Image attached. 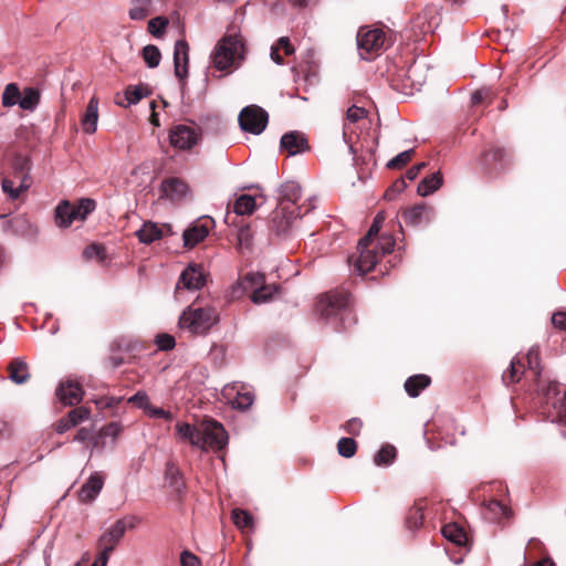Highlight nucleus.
<instances>
[{
	"label": "nucleus",
	"mask_w": 566,
	"mask_h": 566,
	"mask_svg": "<svg viewBox=\"0 0 566 566\" xmlns=\"http://www.w3.org/2000/svg\"><path fill=\"white\" fill-rule=\"evenodd\" d=\"M219 322V312L213 306H188L179 317V327L193 335H206Z\"/></svg>",
	"instance_id": "nucleus-1"
},
{
	"label": "nucleus",
	"mask_w": 566,
	"mask_h": 566,
	"mask_svg": "<svg viewBox=\"0 0 566 566\" xmlns=\"http://www.w3.org/2000/svg\"><path fill=\"white\" fill-rule=\"evenodd\" d=\"M212 64L219 71H228L243 57V43L237 35H226L218 41L211 54Z\"/></svg>",
	"instance_id": "nucleus-2"
},
{
	"label": "nucleus",
	"mask_w": 566,
	"mask_h": 566,
	"mask_svg": "<svg viewBox=\"0 0 566 566\" xmlns=\"http://www.w3.org/2000/svg\"><path fill=\"white\" fill-rule=\"evenodd\" d=\"M348 305L347 294L331 292L319 296L316 303V312L325 319L339 317L340 322L344 323L352 315Z\"/></svg>",
	"instance_id": "nucleus-3"
},
{
	"label": "nucleus",
	"mask_w": 566,
	"mask_h": 566,
	"mask_svg": "<svg viewBox=\"0 0 566 566\" xmlns=\"http://www.w3.org/2000/svg\"><path fill=\"white\" fill-rule=\"evenodd\" d=\"M199 436H201V450L211 449L218 451L223 449L228 443V434L221 423L214 420H205L199 427Z\"/></svg>",
	"instance_id": "nucleus-4"
},
{
	"label": "nucleus",
	"mask_w": 566,
	"mask_h": 566,
	"mask_svg": "<svg viewBox=\"0 0 566 566\" xmlns=\"http://www.w3.org/2000/svg\"><path fill=\"white\" fill-rule=\"evenodd\" d=\"M301 187L295 181H287L281 186L280 201L275 208V222L279 221V218L284 217L285 213L289 212H296L301 214L302 207L297 205L301 199Z\"/></svg>",
	"instance_id": "nucleus-5"
},
{
	"label": "nucleus",
	"mask_w": 566,
	"mask_h": 566,
	"mask_svg": "<svg viewBox=\"0 0 566 566\" xmlns=\"http://www.w3.org/2000/svg\"><path fill=\"white\" fill-rule=\"evenodd\" d=\"M268 120V113L256 105L244 107L239 115L241 129L254 135H259L265 129Z\"/></svg>",
	"instance_id": "nucleus-6"
},
{
	"label": "nucleus",
	"mask_w": 566,
	"mask_h": 566,
	"mask_svg": "<svg viewBox=\"0 0 566 566\" xmlns=\"http://www.w3.org/2000/svg\"><path fill=\"white\" fill-rule=\"evenodd\" d=\"M385 43V33L379 29L360 28L357 34V46L363 59L369 60L378 54Z\"/></svg>",
	"instance_id": "nucleus-7"
},
{
	"label": "nucleus",
	"mask_w": 566,
	"mask_h": 566,
	"mask_svg": "<svg viewBox=\"0 0 566 566\" xmlns=\"http://www.w3.org/2000/svg\"><path fill=\"white\" fill-rule=\"evenodd\" d=\"M135 517H129V524H127L126 520H118L112 526H109L98 539V547L101 548V553L109 556L115 546L123 538L126 528H133L135 526Z\"/></svg>",
	"instance_id": "nucleus-8"
},
{
	"label": "nucleus",
	"mask_w": 566,
	"mask_h": 566,
	"mask_svg": "<svg viewBox=\"0 0 566 566\" xmlns=\"http://www.w3.org/2000/svg\"><path fill=\"white\" fill-rule=\"evenodd\" d=\"M207 282V274L200 264L190 263L180 274L176 285V293L181 290L190 292L202 289Z\"/></svg>",
	"instance_id": "nucleus-9"
},
{
	"label": "nucleus",
	"mask_w": 566,
	"mask_h": 566,
	"mask_svg": "<svg viewBox=\"0 0 566 566\" xmlns=\"http://www.w3.org/2000/svg\"><path fill=\"white\" fill-rule=\"evenodd\" d=\"M170 143L179 149H190L199 140L198 132L187 125H177L170 132Z\"/></svg>",
	"instance_id": "nucleus-10"
},
{
	"label": "nucleus",
	"mask_w": 566,
	"mask_h": 566,
	"mask_svg": "<svg viewBox=\"0 0 566 566\" xmlns=\"http://www.w3.org/2000/svg\"><path fill=\"white\" fill-rule=\"evenodd\" d=\"M359 256L355 263L356 271L360 274L370 272L377 264L380 255L374 242L361 244V239L358 242Z\"/></svg>",
	"instance_id": "nucleus-11"
},
{
	"label": "nucleus",
	"mask_w": 566,
	"mask_h": 566,
	"mask_svg": "<svg viewBox=\"0 0 566 566\" xmlns=\"http://www.w3.org/2000/svg\"><path fill=\"white\" fill-rule=\"evenodd\" d=\"M55 394L63 405L74 406L82 401L84 391L78 382L67 379L60 382Z\"/></svg>",
	"instance_id": "nucleus-12"
},
{
	"label": "nucleus",
	"mask_w": 566,
	"mask_h": 566,
	"mask_svg": "<svg viewBox=\"0 0 566 566\" xmlns=\"http://www.w3.org/2000/svg\"><path fill=\"white\" fill-rule=\"evenodd\" d=\"M546 397L555 409L558 421L566 426V388L552 384L548 386Z\"/></svg>",
	"instance_id": "nucleus-13"
},
{
	"label": "nucleus",
	"mask_w": 566,
	"mask_h": 566,
	"mask_svg": "<svg viewBox=\"0 0 566 566\" xmlns=\"http://www.w3.org/2000/svg\"><path fill=\"white\" fill-rule=\"evenodd\" d=\"M401 218L407 226L417 227L422 222H431L433 211L426 205H416L401 211Z\"/></svg>",
	"instance_id": "nucleus-14"
},
{
	"label": "nucleus",
	"mask_w": 566,
	"mask_h": 566,
	"mask_svg": "<svg viewBox=\"0 0 566 566\" xmlns=\"http://www.w3.org/2000/svg\"><path fill=\"white\" fill-rule=\"evenodd\" d=\"M281 148L285 150L290 156H295L308 150L310 146L304 134L294 130L282 136Z\"/></svg>",
	"instance_id": "nucleus-15"
},
{
	"label": "nucleus",
	"mask_w": 566,
	"mask_h": 566,
	"mask_svg": "<svg viewBox=\"0 0 566 566\" xmlns=\"http://www.w3.org/2000/svg\"><path fill=\"white\" fill-rule=\"evenodd\" d=\"M189 45L185 40H178L174 50L175 75L184 80L188 75Z\"/></svg>",
	"instance_id": "nucleus-16"
},
{
	"label": "nucleus",
	"mask_w": 566,
	"mask_h": 566,
	"mask_svg": "<svg viewBox=\"0 0 566 566\" xmlns=\"http://www.w3.org/2000/svg\"><path fill=\"white\" fill-rule=\"evenodd\" d=\"M265 284V277L259 272L248 273L241 281L231 289L232 297H240L247 291H255Z\"/></svg>",
	"instance_id": "nucleus-17"
},
{
	"label": "nucleus",
	"mask_w": 566,
	"mask_h": 566,
	"mask_svg": "<svg viewBox=\"0 0 566 566\" xmlns=\"http://www.w3.org/2000/svg\"><path fill=\"white\" fill-rule=\"evenodd\" d=\"M99 99L92 96L87 103L84 114L81 117V126L85 134L92 135L97 129Z\"/></svg>",
	"instance_id": "nucleus-18"
},
{
	"label": "nucleus",
	"mask_w": 566,
	"mask_h": 566,
	"mask_svg": "<svg viewBox=\"0 0 566 566\" xmlns=\"http://www.w3.org/2000/svg\"><path fill=\"white\" fill-rule=\"evenodd\" d=\"M210 223H212V220L208 219L206 222L195 223L192 227L185 230L182 234L185 247L193 248L205 240L209 234Z\"/></svg>",
	"instance_id": "nucleus-19"
},
{
	"label": "nucleus",
	"mask_w": 566,
	"mask_h": 566,
	"mask_svg": "<svg viewBox=\"0 0 566 566\" xmlns=\"http://www.w3.org/2000/svg\"><path fill=\"white\" fill-rule=\"evenodd\" d=\"M103 485V476L98 473L92 474L88 478V480L82 485L78 492V500L83 503L92 502L102 491Z\"/></svg>",
	"instance_id": "nucleus-20"
},
{
	"label": "nucleus",
	"mask_w": 566,
	"mask_h": 566,
	"mask_svg": "<svg viewBox=\"0 0 566 566\" xmlns=\"http://www.w3.org/2000/svg\"><path fill=\"white\" fill-rule=\"evenodd\" d=\"M8 371L9 379L17 385L28 382L31 377L29 365L22 357L13 358L8 365Z\"/></svg>",
	"instance_id": "nucleus-21"
},
{
	"label": "nucleus",
	"mask_w": 566,
	"mask_h": 566,
	"mask_svg": "<svg viewBox=\"0 0 566 566\" xmlns=\"http://www.w3.org/2000/svg\"><path fill=\"white\" fill-rule=\"evenodd\" d=\"M164 195L172 201H179L185 198L189 191L187 184L178 178H170L163 182Z\"/></svg>",
	"instance_id": "nucleus-22"
},
{
	"label": "nucleus",
	"mask_w": 566,
	"mask_h": 566,
	"mask_svg": "<svg viewBox=\"0 0 566 566\" xmlns=\"http://www.w3.org/2000/svg\"><path fill=\"white\" fill-rule=\"evenodd\" d=\"M76 220L74 206L62 201L55 209V222L61 228L70 227Z\"/></svg>",
	"instance_id": "nucleus-23"
},
{
	"label": "nucleus",
	"mask_w": 566,
	"mask_h": 566,
	"mask_svg": "<svg viewBox=\"0 0 566 566\" xmlns=\"http://www.w3.org/2000/svg\"><path fill=\"white\" fill-rule=\"evenodd\" d=\"M233 390H234V387H226L224 388V395L229 399H231V405L233 408L240 409V410H247L248 408H250L252 406V403L254 401V396L252 392H250V391L241 392L240 390H238L235 392V396L231 397Z\"/></svg>",
	"instance_id": "nucleus-24"
},
{
	"label": "nucleus",
	"mask_w": 566,
	"mask_h": 566,
	"mask_svg": "<svg viewBox=\"0 0 566 566\" xmlns=\"http://www.w3.org/2000/svg\"><path fill=\"white\" fill-rule=\"evenodd\" d=\"M300 216V213H285L284 217L279 218V221L275 222V210L272 212V218L270 222V229L272 232H274L276 235H284L287 234L289 231L292 228L293 222L296 220V218Z\"/></svg>",
	"instance_id": "nucleus-25"
},
{
	"label": "nucleus",
	"mask_w": 566,
	"mask_h": 566,
	"mask_svg": "<svg viewBox=\"0 0 566 566\" xmlns=\"http://www.w3.org/2000/svg\"><path fill=\"white\" fill-rule=\"evenodd\" d=\"M136 235L142 243L150 244L163 237V228L154 222H145L143 227L136 231Z\"/></svg>",
	"instance_id": "nucleus-26"
},
{
	"label": "nucleus",
	"mask_w": 566,
	"mask_h": 566,
	"mask_svg": "<svg viewBox=\"0 0 566 566\" xmlns=\"http://www.w3.org/2000/svg\"><path fill=\"white\" fill-rule=\"evenodd\" d=\"M430 377L427 375H415L409 377L405 382V390L410 397H418L420 391L430 385Z\"/></svg>",
	"instance_id": "nucleus-27"
},
{
	"label": "nucleus",
	"mask_w": 566,
	"mask_h": 566,
	"mask_svg": "<svg viewBox=\"0 0 566 566\" xmlns=\"http://www.w3.org/2000/svg\"><path fill=\"white\" fill-rule=\"evenodd\" d=\"M441 185L442 176L440 172H433L420 181L417 188V192L421 197H427L438 190Z\"/></svg>",
	"instance_id": "nucleus-28"
},
{
	"label": "nucleus",
	"mask_w": 566,
	"mask_h": 566,
	"mask_svg": "<svg viewBox=\"0 0 566 566\" xmlns=\"http://www.w3.org/2000/svg\"><path fill=\"white\" fill-rule=\"evenodd\" d=\"M176 430L182 440H188L193 447L199 448L202 446L201 436H199V427H193L189 423H177Z\"/></svg>",
	"instance_id": "nucleus-29"
},
{
	"label": "nucleus",
	"mask_w": 566,
	"mask_h": 566,
	"mask_svg": "<svg viewBox=\"0 0 566 566\" xmlns=\"http://www.w3.org/2000/svg\"><path fill=\"white\" fill-rule=\"evenodd\" d=\"M40 102V92L34 87H27L20 95L19 106L24 111H34Z\"/></svg>",
	"instance_id": "nucleus-30"
},
{
	"label": "nucleus",
	"mask_w": 566,
	"mask_h": 566,
	"mask_svg": "<svg viewBox=\"0 0 566 566\" xmlns=\"http://www.w3.org/2000/svg\"><path fill=\"white\" fill-rule=\"evenodd\" d=\"M255 208V198L250 195H241L233 205V211L239 216L252 214Z\"/></svg>",
	"instance_id": "nucleus-31"
},
{
	"label": "nucleus",
	"mask_w": 566,
	"mask_h": 566,
	"mask_svg": "<svg viewBox=\"0 0 566 566\" xmlns=\"http://www.w3.org/2000/svg\"><path fill=\"white\" fill-rule=\"evenodd\" d=\"M442 535L455 545H464L467 542L465 532L457 524H447L442 527Z\"/></svg>",
	"instance_id": "nucleus-32"
},
{
	"label": "nucleus",
	"mask_w": 566,
	"mask_h": 566,
	"mask_svg": "<svg viewBox=\"0 0 566 566\" xmlns=\"http://www.w3.org/2000/svg\"><path fill=\"white\" fill-rule=\"evenodd\" d=\"M231 518L234 523V525L240 528L242 532L245 530H252L254 522L253 516L244 510L241 509H234L231 513Z\"/></svg>",
	"instance_id": "nucleus-33"
},
{
	"label": "nucleus",
	"mask_w": 566,
	"mask_h": 566,
	"mask_svg": "<svg viewBox=\"0 0 566 566\" xmlns=\"http://www.w3.org/2000/svg\"><path fill=\"white\" fill-rule=\"evenodd\" d=\"M279 291V286L275 284H264L258 290L253 291L251 295V301L254 304H262L271 301L274 294Z\"/></svg>",
	"instance_id": "nucleus-34"
},
{
	"label": "nucleus",
	"mask_w": 566,
	"mask_h": 566,
	"mask_svg": "<svg viewBox=\"0 0 566 566\" xmlns=\"http://www.w3.org/2000/svg\"><path fill=\"white\" fill-rule=\"evenodd\" d=\"M423 509L424 505L422 501H419L410 509L409 515L406 521L408 528L417 530L422 525L424 517Z\"/></svg>",
	"instance_id": "nucleus-35"
},
{
	"label": "nucleus",
	"mask_w": 566,
	"mask_h": 566,
	"mask_svg": "<svg viewBox=\"0 0 566 566\" xmlns=\"http://www.w3.org/2000/svg\"><path fill=\"white\" fill-rule=\"evenodd\" d=\"M21 92L15 83H10L4 87L2 93V105L4 107H12L19 105Z\"/></svg>",
	"instance_id": "nucleus-36"
},
{
	"label": "nucleus",
	"mask_w": 566,
	"mask_h": 566,
	"mask_svg": "<svg viewBox=\"0 0 566 566\" xmlns=\"http://www.w3.org/2000/svg\"><path fill=\"white\" fill-rule=\"evenodd\" d=\"M422 75V66L418 64H412L406 71V81L409 82V86L419 88L424 83V77Z\"/></svg>",
	"instance_id": "nucleus-37"
},
{
	"label": "nucleus",
	"mask_w": 566,
	"mask_h": 566,
	"mask_svg": "<svg viewBox=\"0 0 566 566\" xmlns=\"http://www.w3.org/2000/svg\"><path fill=\"white\" fill-rule=\"evenodd\" d=\"M486 510L491 514V518L499 520L501 517H511L512 511L497 500H492L486 504Z\"/></svg>",
	"instance_id": "nucleus-38"
},
{
	"label": "nucleus",
	"mask_w": 566,
	"mask_h": 566,
	"mask_svg": "<svg viewBox=\"0 0 566 566\" xmlns=\"http://www.w3.org/2000/svg\"><path fill=\"white\" fill-rule=\"evenodd\" d=\"M385 219L386 217L382 211L376 214L367 234L364 238H361V244H368L369 242L375 241V238L378 235Z\"/></svg>",
	"instance_id": "nucleus-39"
},
{
	"label": "nucleus",
	"mask_w": 566,
	"mask_h": 566,
	"mask_svg": "<svg viewBox=\"0 0 566 566\" xmlns=\"http://www.w3.org/2000/svg\"><path fill=\"white\" fill-rule=\"evenodd\" d=\"M143 59L149 67H156L160 63L161 54L156 45H146L143 49Z\"/></svg>",
	"instance_id": "nucleus-40"
},
{
	"label": "nucleus",
	"mask_w": 566,
	"mask_h": 566,
	"mask_svg": "<svg viewBox=\"0 0 566 566\" xmlns=\"http://www.w3.org/2000/svg\"><path fill=\"white\" fill-rule=\"evenodd\" d=\"M142 98L143 90L140 87H128L125 91L124 99L117 101V104L122 107H129L130 105L137 104Z\"/></svg>",
	"instance_id": "nucleus-41"
},
{
	"label": "nucleus",
	"mask_w": 566,
	"mask_h": 566,
	"mask_svg": "<svg viewBox=\"0 0 566 566\" xmlns=\"http://www.w3.org/2000/svg\"><path fill=\"white\" fill-rule=\"evenodd\" d=\"M337 451L344 458H352L357 451V444L352 438H340L337 442Z\"/></svg>",
	"instance_id": "nucleus-42"
},
{
	"label": "nucleus",
	"mask_w": 566,
	"mask_h": 566,
	"mask_svg": "<svg viewBox=\"0 0 566 566\" xmlns=\"http://www.w3.org/2000/svg\"><path fill=\"white\" fill-rule=\"evenodd\" d=\"M96 203L93 199L83 198L74 206L76 220H84L87 214L95 210Z\"/></svg>",
	"instance_id": "nucleus-43"
},
{
	"label": "nucleus",
	"mask_w": 566,
	"mask_h": 566,
	"mask_svg": "<svg viewBox=\"0 0 566 566\" xmlns=\"http://www.w3.org/2000/svg\"><path fill=\"white\" fill-rule=\"evenodd\" d=\"M396 457V449L392 446L382 447L375 455V463L377 465H388Z\"/></svg>",
	"instance_id": "nucleus-44"
},
{
	"label": "nucleus",
	"mask_w": 566,
	"mask_h": 566,
	"mask_svg": "<svg viewBox=\"0 0 566 566\" xmlns=\"http://www.w3.org/2000/svg\"><path fill=\"white\" fill-rule=\"evenodd\" d=\"M168 25V19L165 17H156L148 22V32L154 36H161Z\"/></svg>",
	"instance_id": "nucleus-45"
},
{
	"label": "nucleus",
	"mask_w": 566,
	"mask_h": 566,
	"mask_svg": "<svg viewBox=\"0 0 566 566\" xmlns=\"http://www.w3.org/2000/svg\"><path fill=\"white\" fill-rule=\"evenodd\" d=\"M524 371L523 365L520 360L513 359L511 361L509 370L503 374V380L510 382H517L521 379V376Z\"/></svg>",
	"instance_id": "nucleus-46"
},
{
	"label": "nucleus",
	"mask_w": 566,
	"mask_h": 566,
	"mask_svg": "<svg viewBox=\"0 0 566 566\" xmlns=\"http://www.w3.org/2000/svg\"><path fill=\"white\" fill-rule=\"evenodd\" d=\"M527 365L531 370L534 371L536 377H539L542 374L539 350L537 347L530 348L527 353Z\"/></svg>",
	"instance_id": "nucleus-47"
},
{
	"label": "nucleus",
	"mask_w": 566,
	"mask_h": 566,
	"mask_svg": "<svg viewBox=\"0 0 566 566\" xmlns=\"http://www.w3.org/2000/svg\"><path fill=\"white\" fill-rule=\"evenodd\" d=\"M413 153H415L413 149H408V150H405V151L398 154L397 156H395L392 159H390L387 163V167L389 169H399V168L403 167L407 163L410 161Z\"/></svg>",
	"instance_id": "nucleus-48"
},
{
	"label": "nucleus",
	"mask_w": 566,
	"mask_h": 566,
	"mask_svg": "<svg viewBox=\"0 0 566 566\" xmlns=\"http://www.w3.org/2000/svg\"><path fill=\"white\" fill-rule=\"evenodd\" d=\"M368 115V111L364 107L356 105L350 106L346 112V120L349 124H356L361 119H365Z\"/></svg>",
	"instance_id": "nucleus-49"
},
{
	"label": "nucleus",
	"mask_w": 566,
	"mask_h": 566,
	"mask_svg": "<svg viewBox=\"0 0 566 566\" xmlns=\"http://www.w3.org/2000/svg\"><path fill=\"white\" fill-rule=\"evenodd\" d=\"M70 423L74 427L90 418V410L85 407H78L71 410L67 416Z\"/></svg>",
	"instance_id": "nucleus-50"
},
{
	"label": "nucleus",
	"mask_w": 566,
	"mask_h": 566,
	"mask_svg": "<svg viewBox=\"0 0 566 566\" xmlns=\"http://www.w3.org/2000/svg\"><path fill=\"white\" fill-rule=\"evenodd\" d=\"M374 247L377 248L379 255H385L386 253H390L395 247V240L391 235H381L377 243L374 242Z\"/></svg>",
	"instance_id": "nucleus-51"
},
{
	"label": "nucleus",
	"mask_w": 566,
	"mask_h": 566,
	"mask_svg": "<svg viewBox=\"0 0 566 566\" xmlns=\"http://www.w3.org/2000/svg\"><path fill=\"white\" fill-rule=\"evenodd\" d=\"M407 188L403 179H397L385 192L384 198L386 200H394L399 193Z\"/></svg>",
	"instance_id": "nucleus-52"
},
{
	"label": "nucleus",
	"mask_w": 566,
	"mask_h": 566,
	"mask_svg": "<svg viewBox=\"0 0 566 566\" xmlns=\"http://www.w3.org/2000/svg\"><path fill=\"white\" fill-rule=\"evenodd\" d=\"M128 402L134 403L136 407L147 412L150 408V401L146 392L137 391L134 396L128 399Z\"/></svg>",
	"instance_id": "nucleus-53"
},
{
	"label": "nucleus",
	"mask_w": 566,
	"mask_h": 566,
	"mask_svg": "<svg viewBox=\"0 0 566 566\" xmlns=\"http://www.w3.org/2000/svg\"><path fill=\"white\" fill-rule=\"evenodd\" d=\"M135 6L129 10V18L132 20H144L149 12L150 3H134Z\"/></svg>",
	"instance_id": "nucleus-54"
},
{
	"label": "nucleus",
	"mask_w": 566,
	"mask_h": 566,
	"mask_svg": "<svg viewBox=\"0 0 566 566\" xmlns=\"http://www.w3.org/2000/svg\"><path fill=\"white\" fill-rule=\"evenodd\" d=\"M84 256L87 260H99L103 261L105 256V249L99 244H91L84 250Z\"/></svg>",
	"instance_id": "nucleus-55"
},
{
	"label": "nucleus",
	"mask_w": 566,
	"mask_h": 566,
	"mask_svg": "<svg viewBox=\"0 0 566 566\" xmlns=\"http://www.w3.org/2000/svg\"><path fill=\"white\" fill-rule=\"evenodd\" d=\"M252 231L249 226L240 227L238 231V244L240 248H249L252 242Z\"/></svg>",
	"instance_id": "nucleus-56"
},
{
	"label": "nucleus",
	"mask_w": 566,
	"mask_h": 566,
	"mask_svg": "<svg viewBox=\"0 0 566 566\" xmlns=\"http://www.w3.org/2000/svg\"><path fill=\"white\" fill-rule=\"evenodd\" d=\"M1 187L3 192L7 193L8 197L12 200L18 199L21 195V189H18V187L14 186V182L10 179H3Z\"/></svg>",
	"instance_id": "nucleus-57"
},
{
	"label": "nucleus",
	"mask_w": 566,
	"mask_h": 566,
	"mask_svg": "<svg viewBox=\"0 0 566 566\" xmlns=\"http://www.w3.org/2000/svg\"><path fill=\"white\" fill-rule=\"evenodd\" d=\"M156 344L161 350H169L175 347V338L169 334H160L156 337Z\"/></svg>",
	"instance_id": "nucleus-58"
},
{
	"label": "nucleus",
	"mask_w": 566,
	"mask_h": 566,
	"mask_svg": "<svg viewBox=\"0 0 566 566\" xmlns=\"http://www.w3.org/2000/svg\"><path fill=\"white\" fill-rule=\"evenodd\" d=\"M180 565L181 566H202L199 557L189 551L181 552Z\"/></svg>",
	"instance_id": "nucleus-59"
},
{
	"label": "nucleus",
	"mask_w": 566,
	"mask_h": 566,
	"mask_svg": "<svg viewBox=\"0 0 566 566\" xmlns=\"http://www.w3.org/2000/svg\"><path fill=\"white\" fill-rule=\"evenodd\" d=\"M120 401H122L120 397H107V396H105V397H101V398L94 399V403L99 409L113 408V407L117 406Z\"/></svg>",
	"instance_id": "nucleus-60"
},
{
	"label": "nucleus",
	"mask_w": 566,
	"mask_h": 566,
	"mask_svg": "<svg viewBox=\"0 0 566 566\" xmlns=\"http://www.w3.org/2000/svg\"><path fill=\"white\" fill-rule=\"evenodd\" d=\"M363 429V421L359 418H352L344 424V430L353 436H358Z\"/></svg>",
	"instance_id": "nucleus-61"
},
{
	"label": "nucleus",
	"mask_w": 566,
	"mask_h": 566,
	"mask_svg": "<svg viewBox=\"0 0 566 566\" xmlns=\"http://www.w3.org/2000/svg\"><path fill=\"white\" fill-rule=\"evenodd\" d=\"M489 155L491 156L492 160L495 163H505L509 158V154L505 148L503 147H493Z\"/></svg>",
	"instance_id": "nucleus-62"
},
{
	"label": "nucleus",
	"mask_w": 566,
	"mask_h": 566,
	"mask_svg": "<svg viewBox=\"0 0 566 566\" xmlns=\"http://www.w3.org/2000/svg\"><path fill=\"white\" fill-rule=\"evenodd\" d=\"M491 92L489 88H480L472 93L471 95V102L473 105H478L482 103L484 99H486L490 96Z\"/></svg>",
	"instance_id": "nucleus-63"
},
{
	"label": "nucleus",
	"mask_w": 566,
	"mask_h": 566,
	"mask_svg": "<svg viewBox=\"0 0 566 566\" xmlns=\"http://www.w3.org/2000/svg\"><path fill=\"white\" fill-rule=\"evenodd\" d=\"M552 323L556 328L566 331V312H557L552 316Z\"/></svg>",
	"instance_id": "nucleus-64"
}]
</instances>
